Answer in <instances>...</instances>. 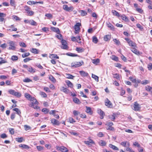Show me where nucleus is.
I'll return each instance as SVG.
<instances>
[{
    "label": "nucleus",
    "instance_id": "f257e3e1",
    "mask_svg": "<svg viewBox=\"0 0 152 152\" xmlns=\"http://www.w3.org/2000/svg\"><path fill=\"white\" fill-rule=\"evenodd\" d=\"M83 63V62L82 61L80 62L77 61L73 62L71 64V66L72 68L79 67L81 66Z\"/></svg>",
    "mask_w": 152,
    "mask_h": 152
},
{
    "label": "nucleus",
    "instance_id": "f03ea898",
    "mask_svg": "<svg viewBox=\"0 0 152 152\" xmlns=\"http://www.w3.org/2000/svg\"><path fill=\"white\" fill-rule=\"evenodd\" d=\"M8 44L10 46L9 49L12 50H14L15 49V43L12 41H9L7 42Z\"/></svg>",
    "mask_w": 152,
    "mask_h": 152
},
{
    "label": "nucleus",
    "instance_id": "7ed1b4c3",
    "mask_svg": "<svg viewBox=\"0 0 152 152\" xmlns=\"http://www.w3.org/2000/svg\"><path fill=\"white\" fill-rule=\"evenodd\" d=\"M33 102L30 104L29 106L33 107L35 109H37L39 107L37 106L38 102L34 98V99L32 101Z\"/></svg>",
    "mask_w": 152,
    "mask_h": 152
},
{
    "label": "nucleus",
    "instance_id": "20e7f679",
    "mask_svg": "<svg viewBox=\"0 0 152 152\" xmlns=\"http://www.w3.org/2000/svg\"><path fill=\"white\" fill-rule=\"evenodd\" d=\"M81 24L79 23H76V25L75 26V34H77L79 33V31L80 29V26H81Z\"/></svg>",
    "mask_w": 152,
    "mask_h": 152
},
{
    "label": "nucleus",
    "instance_id": "39448f33",
    "mask_svg": "<svg viewBox=\"0 0 152 152\" xmlns=\"http://www.w3.org/2000/svg\"><path fill=\"white\" fill-rule=\"evenodd\" d=\"M140 105L137 102H135L133 105V108H132V109L135 111H138L140 110Z\"/></svg>",
    "mask_w": 152,
    "mask_h": 152
},
{
    "label": "nucleus",
    "instance_id": "423d86ee",
    "mask_svg": "<svg viewBox=\"0 0 152 152\" xmlns=\"http://www.w3.org/2000/svg\"><path fill=\"white\" fill-rule=\"evenodd\" d=\"M56 149L58 150H60L62 152H66L68 151L67 148L63 146L61 147L57 146L56 147Z\"/></svg>",
    "mask_w": 152,
    "mask_h": 152
},
{
    "label": "nucleus",
    "instance_id": "0eeeda50",
    "mask_svg": "<svg viewBox=\"0 0 152 152\" xmlns=\"http://www.w3.org/2000/svg\"><path fill=\"white\" fill-rule=\"evenodd\" d=\"M125 39L126 41L130 46L134 47L135 46V43L128 38H125Z\"/></svg>",
    "mask_w": 152,
    "mask_h": 152
},
{
    "label": "nucleus",
    "instance_id": "6e6552de",
    "mask_svg": "<svg viewBox=\"0 0 152 152\" xmlns=\"http://www.w3.org/2000/svg\"><path fill=\"white\" fill-rule=\"evenodd\" d=\"M62 45L61 48L63 49H67V42L66 41L62 39L61 41Z\"/></svg>",
    "mask_w": 152,
    "mask_h": 152
},
{
    "label": "nucleus",
    "instance_id": "1a4fd4ad",
    "mask_svg": "<svg viewBox=\"0 0 152 152\" xmlns=\"http://www.w3.org/2000/svg\"><path fill=\"white\" fill-rule=\"evenodd\" d=\"M105 104L106 106L109 108H112L113 105L111 102L107 98L105 101Z\"/></svg>",
    "mask_w": 152,
    "mask_h": 152
},
{
    "label": "nucleus",
    "instance_id": "9d476101",
    "mask_svg": "<svg viewBox=\"0 0 152 152\" xmlns=\"http://www.w3.org/2000/svg\"><path fill=\"white\" fill-rule=\"evenodd\" d=\"M51 122L54 126H58L60 124V122L54 118L52 119L51 120Z\"/></svg>",
    "mask_w": 152,
    "mask_h": 152
},
{
    "label": "nucleus",
    "instance_id": "9b49d317",
    "mask_svg": "<svg viewBox=\"0 0 152 152\" xmlns=\"http://www.w3.org/2000/svg\"><path fill=\"white\" fill-rule=\"evenodd\" d=\"M63 8L64 10L68 12L70 11H72L73 9V8L72 6H70L69 7L66 5H64L63 6Z\"/></svg>",
    "mask_w": 152,
    "mask_h": 152
},
{
    "label": "nucleus",
    "instance_id": "f8f14e48",
    "mask_svg": "<svg viewBox=\"0 0 152 152\" xmlns=\"http://www.w3.org/2000/svg\"><path fill=\"white\" fill-rule=\"evenodd\" d=\"M25 96L26 99L30 101H33L34 99V97H31V96L29 94L27 93H25Z\"/></svg>",
    "mask_w": 152,
    "mask_h": 152
},
{
    "label": "nucleus",
    "instance_id": "ddd939ff",
    "mask_svg": "<svg viewBox=\"0 0 152 152\" xmlns=\"http://www.w3.org/2000/svg\"><path fill=\"white\" fill-rule=\"evenodd\" d=\"M97 113L100 115V118L102 119L103 118L104 115H105L104 112L101 109H98L97 110Z\"/></svg>",
    "mask_w": 152,
    "mask_h": 152
},
{
    "label": "nucleus",
    "instance_id": "4468645a",
    "mask_svg": "<svg viewBox=\"0 0 152 152\" xmlns=\"http://www.w3.org/2000/svg\"><path fill=\"white\" fill-rule=\"evenodd\" d=\"M120 144L124 147H129L130 146L129 143L127 141L122 142Z\"/></svg>",
    "mask_w": 152,
    "mask_h": 152
},
{
    "label": "nucleus",
    "instance_id": "2eb2a0df",
    "mask_svg": "<svg viewBox=\"0 0 152 152\" xmlns=\"http://www.w3.org/2000/svg\"><path fill=\"white\" fill-rule=\"evenodd\" d=\"M81 75L82 77H87L88 75V73L83 71H81L79 72Z\"/></svg>",
    "mask_w": 152,
    "mask_h": 152
},
{
    "label": "nucleus",
    "instance_id": "dca6fc26",
    "mask_svg": "<svg viewBox=\"0 0 152 152\" xmlns=\"http://www.w3.org/2000/svg\"><path fill=\"white\" fill-rule=\"evenodd\" d=\"M51 29L53 31L56 32L57 34H59L60 33V31L59 29L58 28H55L54 27H51Z\"/></svg>",
    "mask_w": 152,
    "mask_h": 152
},
{
    "label": "nucleus",
    "instance_id": "f3484780",
    "mask_svg": "<svg viewBox=\"0 0 152 152\" xmlns=\"http://www.w3.org/2000/svg\"><path fill=\"white\" fill-rule=\"evenodd\" d=\"M109 146L110 148L113 149V150L116 151H118L119 150L118 147L112 144H110Z\"/></svg>",
    "mask_w": 152,
    "mask_h": 152
},
{
    "label": "nucleus",
    "instance_id": "a211bd4d",
    "mask_svg": "<svg viewBox=\"0 0 152 152\" xmlns=\"http://www.w3.org/2000/svg\"><path fill=\"white\" fill-rule=\"evenodd\" d=\"M107 26L110 28V29L112 30H113L114 29L113 26L111 24L110 22L107 23Z\"/></svg>",
    "mask_w": 152,
    "mask_h": 152
},
{
    "label": "nucleus",
    "instance_id": "6ab92c4d",
    "mask_svg": "<svg viewBox=\"0 0 152 152\" xmlns=\"http://www.w3.org/2000/svg\"><path fill=\"white\" fill-rule=\"evenodd\" d=\"M61 91H63L64 92L68 94L69 92V90L64 87H62L61 89Z\"/></svg>",
    "mask_w": 152,
    "mask_h": 152
},
{
    "label": "nucleus",
    "instance_id": "aec40b11",
    "mask_svg": "<svg viewBox=\"0 0 152 152\" xmlns=\"http://www.w3.org/2000/svg\"><path fill=\"white\" fill-rule=\"evenodd\" d=\"M65 82L68 87L70 88H72L73 87V85L70 81L69 80H66Z\"/></svg>",
    "mask_w": 152,
    "mask_h": 152
},
{
    "label": "nucleus",
    "instance_id": "412c9836",
    "mask_svg": "<svg viewBox=\"0 0 152 152\" xmlns=\"http://www.w3.org/2000/svg\"><path fill=\"white\" fill-rule=\"evenodd\" d=\"M115 113H113V115H109V118L112 121H113L115 119Z\"/></svg>",
    "mask_w": 152,
    "mask_h": 152
},
{
    "label": "nucleus",
    "instance_id": "4be33fe9",
    "mask_svg": "<svg viewBox=\"0 0 152 152\" xmlns=\"http://www.w3.org/2000/svg\"><path fill=\"white\" fill-rule=\"evenodd\" d=\"M66 77L68 79H73L75 76L69 74H66Z\"/></svg>",
    "mask_w": 152,
    "mask_h": 152
},
{
    "label": "nucleus",
    "instance_id": "5701e85b",
    "mask_svg": "<svg viewBox=\"0 0 152 152\" xmlns=\"http://www.w3.org/2000/svg\"><path fill=\"white\" fill-rule=\"evenodd\" d=\"M92 63L96 65H97L99 62V59L98 58L94 59L92 60Z\"/></svg>",
    "mask_w": 152,
    "mask_h": 152
},
{
    "label": "nucleus",
    "instance_id": "b1692460",
    "mask_svg": "<svg viewBox=\"0 0 152 152\" xmlns=\"http://www.w3.org/2000/svg\"><path fill=\"white\" fill-rule=\"evenodd\" d=\"M49 57L51 58H56L57 59H58L59 57L56 54H52L50 55Z\"/></svg>",
    "mask_w": 152,
    "mask_h": 152
},
{
    "label": "nucleus",
    "instance_id": "393cba45",
    "mask_svg": "<svg viewBox=\"0 0 152 152\" xmlns=\"http://www.w3.org/2000/svg\"><path fill=\"white\" fill-rule=\"evenodd\" d=\"M13 110L16 111L18 115L20 116L21 112L20 110L18 108H16L13 109Z\"/></svg>",
    "mask_w": 152,
    "mask_h": 152
},
{
    "label": "nucleus",
    "instance_id": "a878e982",
    "mask_svg": "<svg viewBox=\"0 0 152 152\" xmlns=\"http://www.w3.org/2000/svg\"><path fill=\"white\" fill-rule=\"evenodd\" d=\"M73 101L75 103L78 104H80L81 103V102L80 101L79 99L76 97H75L73 98Z\"/></svg>",
    "mask_w": 152,
    "mask_h": 152
},
{
    "label": "nucleus",
    "instance_id": "bb28decb",
    "mask_svg": "<svg viewBox=\"0 0 152 152\" xmlns=\"http://www.w3.org/2000/svg\"><path fill=\"white\" fill-rule=\"evenodd\" d=\"M86 112L90 115H91L92 114V113L91 111V109L90 107H88L87 106L86 107Z\"/></svg>",
    "mask_w": 152,
    "mask_h": 152
},
{
    "label": "nucleus",
    "instance_id": "cd10ccee",
    "mask_svg": "<svg viewBox=\"0 0 152 152\" xmlns=\"http://www.w3.org/2000/svg\"><path fill=\"white\" fill-rule=\"evenodd\" d=\"M111 37L109 35H106L104 36V39L105 41H107L110 40Z\"/></svg>",
    "mask_w": 152,
    "mask_h": 152
},
{
    "label": "nucleus",
    "instance_id": "c85d7f7f",
    "mask_svg": "<svg viewBox=\"0 0 152 152\" xmlns=\"http://www.w3.org/2000/svg\"><path fill=\"white\" fill-rule=\"evenodd\" d=\"M15 140L18 142H21L23 140V137H18L15 139Z\"/></svg>",
    "mask_w": 152,
    "mask_h": 152
},
{
    "label": "nucleus",
    "instance_id": "c756f323",
    "mask_svg": "<svg viewBox=\"0 0 152 152\" xmlns=\"http://www.w3.org/2000/svg\"><path fill=\"white\" fill-rule=\"evenodd\" d=\"M49 79L53 83H55L56 82V80L52 75H50L49 77Z\"/></svg>",
    "mask_w": 152,
    "mask_h": 152
},
{
    "label": "nucleus",
    "instance_id": "7c9ffc66",
    "mask_svg": "<svg viewBox=\"0 0 152 152\" xmlns=\"http://www.w3.org/2000/svg\"><path fill=\"white\" fill-rule=\"evenodd\" d=\"M31 51L32 53H34L38 54L39 53L38 50L36 48H32L31 50Z\"/></svg>",
    "mask_w": 152,
    "mask_h": 152
},
{
    "label": "nucleus",
    "instance_id": "2f4dec72",
    "mask_svg": "<svg viewBox=\"0 0 152 152\" xmlns=\"http://www.w3.org/2000/svg\"><path fill=\"white\" fill-rule=\"evenodd\" d=\"M28 23L32 25L36 26L37 23L33 20H31L28 21Z\"/></svg>",
    "mask_w": 152,
    "mask_h": 152
},
{
    "label": "nucleus",
    "instance_id": "473e14b6",
    "mask_svg": "<svg viewBox=\"0 0 152 152\" xmlns=\"http://www.w3.org/2000/svg\"><path fill=\"white\" fill-rule=\"evenodd\" d=\"M19 146L24 148L28 149L29 148V147L28 145L25 144H21L19 145Z\"/></svg>",
    "mask_w": 152,
    "mask_h": 152
},
{
    "label": "nucleus",
    "instance_id": "72a5a7b5",
    "mask_svg": "<svg viewBox=\"0 0 152 152\" xmlns=\"http://www.w3.org/2000/svg\"><path fill=\"white\" fill-rule=\"evenodd\" d=\"M112 12L113 15H114L118 17L120 16V15L119 13L116 11L113 10L112 11Z\"/></svg>",
    "mask_w": 152,
    "mask_h": 152
},
{
    "label": "nucleus",
    "instance_id": "f704fd0d",
    "mask_svg": "<svg viewBox=\"0 0 152 152\" xmlns=\"http://www.w3.org/2000/svg\"><path fill=\"white\" fill-rule=\"evenodd\" d=\"M92 41L93 42L96 44L98 42V39L95 36H94L93 37Z\"/></svg>",
    "mask_w": 152,
    "mask_h": 152
},
{
    "label": "nucleus",
    "instance_id": "c9c22d12",
    "mask_svg": "<svg viewBox=\"0 0 152 152\" xmlns=\"http://www.w3.org/2000/svg\"><path fill=\"white\" fill-rule=\"evenodd\" d=\"M92 77L97 82L99 81V77L96 75L92 74Z\"/></svg>",
    "mask_w": 152,
    "mask_h": 152
},
{
    "label": "nucleus",
    "instance_id": "e433bc0d",
    "mask_svg": "<svg viewBox=\"0 0 152 152\" xmlns=\"http://www.w3.org/2000/svg\"><path fill=\"white\" fill-rule=\"evenodd\" d=\"M121 18L122 20L126 21H128V20L127 17H126L124 15H122L121 16Z\"/></svg>",
    "mask_w": 152,
    "mask_h": 152
},
{
    "label": "nucleus",
    "instance_id": "4c0bfd02",
    "mask_svg": "<svg viewBox=\"0 0 152 152\" xmlns=\"http://www.w3.org/2000/svg\"><path fill=\"white\" fill-rule=\"evenodd\" d=\"M146 90L148 91H152V87L149 86H147L145 87Z\"/></svg>",
    "mask_w": 152,
    "mask_h": 152
},
{
    "label": "nucleus",
    "instance_id": "58836bf2",
    "mask_svg": "<svg viewBox=\"0 0 152 152\" xmlns=\"http://www.w3.org/2000/svg\"><path fill=\"white\" fill-rule=\"evenodd\" d=\"M14 96H15L18 98H19L21 96V94L19 92H16L15 91Z\"/></svg>",
    "mask_w": 152,
    "mask_h": 152
},
{
    "label": "nucleus",
    "instance_id": "ea45409f",
    "mask_svg": "<svg viewBox=\"0 0 152 152\" xmlns=\"http://www.w3.org/2000/svg\"><path fill=\"white\" fill-rule=\"evenodd\" d=\"M131 50L133 52L136 54H138L139 53V52L137 51L136 49L134 48H132Z\"/></svg>",
    "mask_w": 152,
    "mask_h": 152
},
{
    "label": "nucleus",
    "instance_id": "a19ab883",
    "mask_svg": "<svg viewBox=\"0 0 152 152\" xmlns=\"http://www.w3.org/2000/svg\"><path fill=\"white\" fill-rule=\"evenodd\" d=\"M31 73H33L34 72V70L31 67L29 66L27 69Z\"/></svg>",
    "mask_w": 152,
    "mask_h": 152
},
{
    "label": "nucleus",
    "instance_id": "79ce46f5",
    "mask_svg": "<svg viewBox=\"0 0 152 152\" xmlns=\"http://www.w3.org/2000/svg\"><path fill=\"white\" fill-rule=\"evenodd\" d=\"M105 125H107L108 126H112L113 125V124L112 122L109 121L107 122Z\"/></svg>",
    "mask_w": 152,
    "mask_h": 152
},
{
    "label": "nucleus",
    "instance_id": "37998d69",
    "mask_svg": "<svg viewBox=\"0 0 152 152\" xmlns=\"http://www.w3.org/2000/svg\"><path fill=\"white\" fill-rule=\"evenodd\" d=\"M11 59L12 61H16L18 59V57L16 56H13L11 57Z\"/></svg>",
    "mask_w": 152,
    "mask_h": 152
},
{
    "label": "nucleus",
    "instance_id": "c03bdc74",
    "mask_svg": "<svg viewBox=\"0 0 152 152\" xmlns=\"http://www.w3.org/2000/svg\"><path fill=\"white\" fill-rule=\"evenodd\" d=\"M26 11H27V13L29 15H32L34 14V12L32 11H30L29 10H28V9H26Z\"/></svg>",
    "mask_w": 152,
    "mask_h": 152
},
{
    "label": "nucleus",
    "instance_id": "a18cd8bd",
    "mask_svg": "<svg viewBox=\"0 0 152 152\" xmlns=\"http://www.w3.org/2000/svg\"><path fill=\"white\" fill-rule=\"evenodd\" d=\"M149 83V81L147 80H144L141 81V83L143 85H146Z\"/></svg>",
    "mask_w": 152,
    "mask_h": 152
},
{
    "label": "nucleus",
    "instance_id": "49530a36",
    "mask_svg": "<svg viewBox=\"0 0 152 152\" xmlns=\"http://www.w3.org/2000/svg\"><path fill=\"white\" fill-rule=\"evenodd\" d=\"M69 121L71 123H73L75 122V121L74 119L72 117H70L69 118Z\"/></svg>",
    "mask_w": 152,
    "mask_h": 152
},
{
    "label": "nucleus",
    "instance_id": "de8ad7c7",
    "mask_svg": "<svg viewBox=\"0 0 152 152\" xmlns=\"http://www.w3.org/2000/svg\"><path fill=\"white\" fill-rule=\"evenodd\" d=\"M30 55V53L28 52L25 53L23 54H22V57L25 58Z\"/></svg>",
    "mask_w": 152,
    "mask_h": 152
},
{
    "label": "nucleus",
    "instance_id": "09e8293b",
    "mask_svg": "<svg viewBox=\"0 0 152 152\" xmlns=\"http://www.w3.org/2000/svg\"><path fill=\"white\" fill-rule=\"evenodd\" d=\"M39 94L40 95L42 96V97H47V94L44 92H40Z\"/></svg>",
    "mask_w": 152,
    "mask_h": 152
},
{
    "label": "nucleus",
    "instance_id": "8fccbe9b",
    "mask_svg": "<svg viewBox=\"0 0 152 152\" xmlns=\"http://www.w3.org/2000/svg\"><path fill=\"white\" fill-rule=\"evenodd\" d=\"M113 41L115 43V44L117 45H119L120 44V42L116 39H114L113 40Z\"/></svg>",
    "mask_w": 152,
    "mask_h": 152
},
{
    "label": "nucleus",
    "instance_id": "3c124183",
    "mask_svg": "<svg viewBox=\"0 0 152 152\" xmlns=\"http://www.w3.org/2000/svg\"><path fill=\"white\" fill-rule=\"evenodd\" d=\"M8 92L10 94L14 95L15 91L14 90L10 89L9 90Z\"/></svg>",
    "mask_w": 152,
    "mask_h": 152
},
{
    "label": "nucleus",
    "instance_id": "603ef678",
    "mask_svg": "<svg viewBox=\"0 0 152 152\" xmlns=\"http://www.w3.org/2000/svg\"><path fill=\"white\" fill-rule=\"evenodd\" d=\"M77 39H78V40L77 39V40L76 41V42L79 43L81 44V42L80 40L81 39L80 38V36H77Z\"/></svg>",
    "mask_w": 152,
    "mask_h": 152
},
{
    "label": "nucleus",
    "instance_id": "864d4df0",
    "mask_svg": "<svg viewBox=\"0 0 152 152\" xmlns=\"http://www.w3.org/2000/svg\"><path fill=\"white\" fill-rule=\"evenodd\" d=\"M136 26L140 30H142L143 29V27L140 24H137Z\"/></svg>",
    "mask_w": 152,
    "mask_h": 152
},
{
    "label": "nucleus",
    "instance_id": "5fc2aeb1",
    "mask_svg": "<svg viewBox=\"0 0 152 152\" xmlns=\"http://www.w3.org/2000/svg\"><path fill=\"white\" fill-rule=\"evenodd\" d=\"M23 81L25 82L28 83L32 81V80L29 78H26L23 80Z\"/></svg>",
    "mask_w": 152,
    "mask_h": 152
},
{
    "label": "nucleus",
    "instance_id": "6e6d98bb",
    "mask_svg": "<svg viewBox=\"0 0 152 152\" xmlns=\"http://www.w3.org/2000/svg\"><path fill=\"white\" fill-rule=\"evenodd\" d=\"M19 45L20 47H22L25 48L26 47V45L23 42H21L19 43Z\"/></svg>",
    "mask_w": 152,
    "mask_h": 152
},
{
    "label": "nucleus",
    "instance_id": "4d7b16f0",
    "mask_svg": "<svg viewBox=\"0 0 152 152\" xmlns=\"http://www.w3.org/2000/svg\"><path fill=\"white\" fill-rule=\"evenodd\" d=\"M24 128L26 130H28L29 129H31V127L27 125H25L24 126Z\"/></svg>",
    "mask_w": 152,
    "mask_h": 152
},
{
    "label": "nucleus",
    "instance_id": "13d9d810",
    "mask_svg": "<svg viewBox=\"0 0 152 152\" xmlns=\"http://www.w3.org/2000/svg\"><path fill=\"white\" fill-rule=\"evenodd\" d=\"M1 137L3 139L6 138L7 137V135L5 133H3L1 135Z\"/></svg>",
    "mask_w": 152,
    "mask_h": 152
},
{
    "label": "nucleus",
    "instance_id": "bf43d9fd",
    "mask_svg": "<svg viewBox=\"0 0 152 152\" xmlns=\"http://www.w3.org/2000/svg\"><path fill=\"white\" fill-rule=\"evenodd\" d=\"M109 127L107 128V130L110 131H114V128L113 127H112V126H108Z\"/></svg>",
    "mask_w": 152,
    "mask_h": 152
},
{
    "label": "nucleus",
    "instance_id": "052dcab7",
    "mask_svg": "<svg viewBox=\"0 0 152 152\" xmlns=\"http://www.w3.org/2000/svg\"><path fill=\"white\" fill-rule=\"evenodd\" d=\"M13 18V19H15L16 20H20V19L19 18L15 15H13L12 16Z\"/></svg>",
    "mask_w": 152,
    "mask_h": 152
},
{
    "label": "nucleus",
    "instance_id": "680f3d73",
    "mask_svg": "<svg viewBox=\"0 0 152 152\" xmlns=\"http://www.w3.org/2000/svg\"><path fill=\"white\" fill-rule=\"evenodd\" d=\"M113 75V77L117 79H118L119 78L120 76L118 74H114Z\"/></svg>",
    "mask_w": 152,
    "mask_h": 152
},
{
    "label": "nucleus",
    "instance_id": "e2e57ef3",
    "mask_svg": "<svg viewBox=\"0 0 152 152\" xmlns=\"http://www.w3.org/2000/svg\"><path fill=\"white\" fill-rule=\"evenodd\" d=\"M129 79L133 83H136V80L135 79H133V77H129Z\"/></svg>",
    "mask_w": 152,
    "mask_h": 152
},
{
    "label": "nucleus",
    "instance_id": "0e129e2a",
    "mask_svg": "<svg viewBox=\"0 0 152 152\" xmlns=\"http://www.w3.org/2000/svg\"><path fill=\"white\" fill-rule=\"evenodd\" d=\"M71 40L73 42H76L77 39V37H72L71 38Z\"/></svg>",
    "mask_w": 152,
    "mask_h": 152
},
{
    "label": "nucleus",
    "instance_id": "69168bd1",
    "mask_svg": "<svg viewBox=\"0 0 152 152\" xmlns=\"http://www.w3.org/2000/svg\"><path fill=\"white\" fill-rule=\"evenodd\" d=\"M133 145L137 147H140V144L137 142H135L133 144Z\"/></svg>",
    "mask_w": 152,
    "mask_h": 152
},
{
    "label": "nucleus",
    "instance_id": "338daca9",
    "mask_svg": "<svg viewBox=\"0 0 152 152\" xmlns=\"http://www.w3.org/2000/svg\"><path fill=\"white\" fill-rule=\"evenodd\" d=\"M14 129L12 128H10L9 129V131L10 133L12 134H14Z\"/></svg>",
    "mask_w": 152,
    "mask_h": 152
},
{
    "label": "nucleus",
    "instance_id": "774afa93",
    "mask_svg": "<svg viewBox=\"0 0 152 152\" xmlns=\"http://www.w3.org/2000/svg\"><path fill=\"white\" fill-rule=\"evenodd\" d=\"M148 70H150L152 69V64L150 63L148 65Z\"/></svg>",
    "mask_w": 152,
    "mask_h": 152
}]
</instances>
